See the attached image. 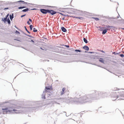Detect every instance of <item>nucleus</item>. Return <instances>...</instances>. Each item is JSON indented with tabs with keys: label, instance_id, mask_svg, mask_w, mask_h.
I'll return each mask as SVG.
<instances>
[{
	"label": "nucleus",
	"instance_id": "obj_17",
	"mask_svg": "<svg viewBox=\"0 0 124 124\" xmlns=\"http://www.w3.org/2000/svg\"><path fill=\"white\" fill-rule=\"evenodd\" d=\"M29 10H30V9H29V8H27L23 10L21 12H26L28 11Z\"/></svg>",
	"mask_w": 124,
	"mask_h": 124
},
{
	"label": "nucleus",
	"instance_id": "obj_60",
	"mask_svg": "<svg viewBox=\"0 0 124 124\" xmlns=\"http://www.w3.org/2000/svg\"><path fill=\"white\" fill-rule=\"evenodd\" d=\"M63 112V113H65V115H66V116H67L66 115V112Z\"/></svg>",
	"mask_w": 124,
	"mask_h": 124
},
{
	"label": "nucleus",
	"instance_id": "obj_32",
	"mask_svg": "<svg viewBox=\"0 0 124 124\" xmlns=\"http://www.w3.org/2000/svg\"><path fill=\"white\" fill-rule=\"evenodd\" d=\"M9 18L11 21L14 18V17L11 16V15H9Z\"/></svg>",
	"mask_w": 124,
	"mask_h": 124
},
{
	"label": "nucleus",
	"instance_id": "obj_55",
	"mask_svg": "<svg viewBox=\"0 0 124 124\" xmlns=\"http://www.w3.org/2000/svg\"><path fill=\"white\" fill-rule=\"evenodd\" d=\"M37 9L36 8H33L31 9L30 10H36Z\"/></svg>",
	"mask_w": 124,
	"mask_h": 124
},
{
	"label": "nucleus",
	"instance_id": "obj_13",
	"mask_svg": "<svg viewBox=\"0 0 124 124\" xmlns=\"http://www.w3.org/2000/svg\"><path fill=\"white\" fill-rule=\"evenodd\" d=\"M98 60L100 62L103 63L104 64V61L103 60V59L102 58H99Z\"/></svg>",
	"mask_w": 124,
	"mask_h": 124
},
{
	"label": "nucleus",
	"instance_id": "obj_45",
	"mask_svg": "<svg viewBox=\"0 0 124 124\" xmlns=\"http://www.w3.org/2000/svg\"><path fill=\"white\" fill-rule=\"evenodd\" d=\"M15 40H17V41H21L20 40H19L17 38H16V39H14Z\"/></svg>",
	"mask_w": 124,
	"mask_h": 124
},
{
	"label": "nucleus",
	"instance_id": "obj_46",
	"mask_svg": "<svg viewBox=\"0 0 124 124\" xmlns=\"http://www.w3.org/2000/svg\"><path fill=\"white\" fill-rule=\"evenodd\" d=\"M76 62H84V61H81V60H80L77 61H76Z\"/></svg>",
	"mask_w": 124,
	"mask_h": 124
},
{
	"label": "nucleus",
	"instance_id": "obj_42",
	"mask_svg": "<svg viewBox=\"0 0 124 124\" xmlns=\"http://www.w3.org/2000/svg\"><path fill=\"white\" fill-rule=\"evenodd\" d=\"M105 27H104V28H105V29L107 28V29H108V25H105Z\"/></svg>",
	"mask_w": 124,
	"mask_h": 124
},
{
	"label": "nucleus",
	"instance_id": "obj_22",
	"mask_svg": "<svg viewBox=\"0 0 124 124\" xmlns=\"http://www.w3.org/2000/svg\"><path fill=\"white\" fill-rule=\"evenodd\" d=\"M26 6H20L18 8L19 9H22L23 8H26Z\"/></svg>",
	"mask_w": 124,
	"mask_h": 124
},
{
	"label": "nucleus",
	"instance_id": "obj_57",
	"mask_svg": "<svg viewBox=\"0 0 124 124\" xmlns=\"http://www.w3.org/2000/svg\"><path fill=\"white\" fill-rule=\"evenodd\" d=\"M120 21H122L123 22H124V19H122L121 20H120Z\"/></svg>",
	"mask_w": 124,
	"mask_h": 124
},
{
	"label": "nucleus",
	"instance_id": "obj_5",
	"mask_svg": "<svg viewBox=\"0 0 124 124\" xmlns=\"http://www.w3.org/2000/svg\"><path fill=\"white\" fill-rule=\"evenodd\" d=\"M17 2H18L19 4H21V3L23 4H30L32 5H34V4H31V3H28L27 2H25L24 1L22 0H20L19 1H16V2H14V3H16Z\"/></svg>",
	"mask_w": 124,
	"mask_h": 124
},
{
	"label": "nucleus",
	"instance_id": "obj_61",
	"mask_svg": "<svg viewBox=\"0 0 124 124\" xmlns=\"http://www.w3.org/2000/svg\"><path fill=\"white\" fill-rule=\"evenodd\" d=\"M98 54H99V55H103V54H101V53L98 52Z\"/></svg>",
	"mask_w": 124,
	"mask_h": 124
},
{
	"label": "nucleus",
	"instance_id": "obj_30",
	"mask_svg": "<svg viewBox=\"0 0 124 124\" xmlns=\"http://www.w3.org/2000/svg\"><path fill=\"white\" fill-rule=\"evenodd\" d=\"M112 26H110L108 25V28L107 29V30L108 31L110 30V29H112V28L111 27Z\"/></svg>",
	"mask_w": 124,
	"mask_h": 124
},
{
	"label": "nucleus",
	"instance_id": "obj_4",
	"mask_svg": "<svg viewBox=\"0 0 124 124\" xmlns=\"http://www.w3.org/2000/svg\"><path fill=\"white\" fill-rule=\"evenodd\" d=\"M48 9L41 8L40 9V12L43 14H46L47 13H48Z\"/></svg>",
	"mask_w": 124,
	"mask_h": 124
},
{
	"label": "nucleus",
	"instance_id": "obj_63",
	"mask_svg": "<svg viewBox=\"0 0 124 124\" xmlns=\"http://www.w3.org/2000/svg\"><path fill=\"white\" fill-rule=\"evenodd\" d=\"M14 14L13 13H12L11 15V16L14 17Z\"/></svg>",
	"mask_w": 124,
	"mask_h": 124
},
{
	"label": "nucleus",
	"instance_id": "obj_39",
	"mask_svg": "<svg viewBox=\"0 0 124 124\" xmlns=\"http://www.w3.org/2000/svg\"><path fill=\"white\" fill-rule=\"evenodd\" d=\"M15 33L16 34H20V32L17 30H16L15 32Z\"/></svg>",
	"mask_w": 124,
	"mask_h": 124
},
{
	"label": "nucleus",
	"instance_id": "obj_8",
	"mask_svg": "<svg viewBox=\"0 0 124 124\" xmlns=\"http://www.w3.org/2000/svg\"><path fill=\"white\" fill-rule=\"evenodd\" d=\"M52 88L51 86H45V92H47V90H52Z\"/></svg>",
	"mask_w": 124,
	"mask_h": 124
},
{
	"label": "nucleus",
	"instance_id": "obj_11",
	"mask_svg": "<svg viewBox=\"0 0 124 124\" xmlns=\"http://www.w3.org/2000/svg\"><path fill=\"white\" fill-rule=\"evenodd\" d=\"M52 102L51 101V100L49 99L47 100L45 102V103H46V104H51V103Z\"/></svg>",
	"mask_w": 124,
	"mask_h": 124
},
{
	"label": "nucleus",
	"instance_id": "obj_33",
	"mask_svg": "<svg viewBox=\"0 0 124 124\" xmlns=\"http://www.w3.org/2000/svg\"><path fill=\"white\" fill-rule=\"evenodd\" d=\"M120 53V52H119V53H116L115 52H113L112 54H113L115 55H116V54H118L119 53Z\"/></svg>",
	"mask_w": 124,
	"mask_h": 124
},
{
	"label": "nucleus",
	"instance_id": "obj_54",
	"mask_svg": "<svg viewBox=\"0 0 124 124\" xmlns=\"http://www.w3.org/2000/svg\"><path fill=\"white\" fill-rule=\"evenodd\" d=\"M21 32H23V34H24V35H26L27 36V35L28 34H26L25 33H24V32L23 31H21Z\"/></svg>",
	"mask_w": 124,
	"mask_h": 124
},
{
	"label": "nucleus",
	"instance_id": "obj_52",
	"mask_svg": "<svg viewBox=\"0 0 124 124\" xmlns=\"http://www.w3.org/2000/svg\"><path fill=\"white\" fill-rule=\"evenodd\" d=\"M64 46L67 48H69L70 47L69 45H65Z\"/></svg>",
	"mask_w": 124,
	"mask_h": 124
},
{
	"label": "nucleus",
	"instance_id": "obj_18",
	"mask_svg": "<svg viewBox=\"0 0 124 124\" xmlns=\"http://www.w3.org/2000/svg\"><path fill=\"white\" fill-rule=\"evenodd\" d=\"M9 2H7V3H4L3 4L5 6H9L10 5Z\"/></svg>",
	"mask_w": 124,
	"mask_h": 124
},
{
	"label": "nucleus",
	"instance_id": "obj_48",
	"mask_svg": "<svg viewBox=\"0 0 124 124\" xmlns=\"http://www.w3.org/2000/svg\"><path fill=\"white\" fill-rule=\"evenodd\" d=\"M90 64H92V65H95V66H97V64H96L95 63H90Z\"/></svg>",
	"mask_w": 124,
	"mask_h": 124
},
{
	"label": "nucleus",
	"instance_id": "obj_20",
	"mask_svg": "<svg viewBox=\"0 0 124 124\" xmlns=\"http://www.w3.org/2000/svg\"><path fill=\"white\" fill-rule=\"evenodd\" d=\"M65 88L64 87L62 89V91L61 92V95H62L64 94V92L65 90Z\"/></svg>",
	"mask_w": 124,
	"mask_h": 124
},
{
	"label": "nucleus",
	"instance_id": "obj_59",
	"mask_svg": "<svg viewBox=\"0 0 124 124\" xmlns=\"http://www.w3.org/2000/svg\"><path fill=\"white\" fill-rule=\"evenodd\" d=\"M98 52H94V54H98Z\"/></svg>",
	"mask_w": 124,
	"mask_h": 124
},
{
	"label": "nucleus",
	"instance_id": "obj_16",
	"mask_svg": "<svg viewBox=\"0 0 124 124\" xmlns=\"http://www.w3.org/2000/svg\"><path fill=\"white\" fill-rule=\"evenodd\" d=\"M107 29H103L102 33V34L103 35L105 34L107 32Z\"/></svg>",
	"mask_w": 124,
	"mask_h": 124
},
{
	"label": "nucleus",
	"instance_id": "obj_41",
	"mask_svg": "<svg viewBox=\"0 0 124 124\" xmlns=\"http://www.w3.org/2000/svg\"><path fill=\"white\" fill-rule=\"evenodd\" d=\"M47 7H48L49 8H56V7L53 6H47Z\"/></svg>",
	"mask_w": 124,
	"mask_h": 124
},
{
	"label": "nucleus",
	"instance_id": "obj_44",
	"mask_svg": "<svg viewBox=\"0 0 124 124\" xmlns=\"http://www.w3.org/2000/svg\"><path fill=\"white\" fill-rule=\"evenodd\" d=\"M98 50L99 51H100V52H102L103 53H105V52L102 50Z\"/></svg>",
	"mask_w": 124,
	"mask_h": 124
},
{
	"label": "nucleus",
	"instance_id": "obj_6",
	"mask_svg": "<svg viewBox=\"0 0 124 124\" xmlns=\"http://www.w3.org/2000/svg\"><path fill=\"white\" fill-rule=\"evenodd\" d=\"M58 12L51 9H48V13L52 15H53L56 14V13H58Z\"/></svg>",
	"mask_w": 124,
	"mask_h": 124
},
{
	"label": "nucleus",
	"instance_id": "obj_29",
	"mask_svg": "<svg viewBox=\"0 0 124 124\" xmlns=\"http://www.w3.org/2000/svg\"><path fill=\"white\" fill-rule=\"evenodd\" d=\"M95 56V58H94V59H95V58H96V59H99V58H100V57H101V56L97 55Z\"/></svg>",
	"mask_w": 124,
	"mask_h": 124
},
{
	"label": "nucleus",
	"instance_id": "obj_27",
	"mask_svg": "<svg viewBox=\"0 0 124 124\" xmlns=\"http://www.w3.org/2000/svg\"><path fill=\"white\" fill-rule=\"evenodd\" d=\"M74 18H78L79 19L81 20H82V19H83L84 18L82 17H75L74 16Z\"/></svg>",
	"mask_w": 124,
	"mask_h": 124
},
{
	"label": "nucleus",
	"instance_id": "obj_31",
	"mask_svg": "<svg viewBox=\"0 0 124 124\" xmlns=\"http://www.w3.org/2000/svg\"><path fill=\"white\" fill-rule=\"evenodd\" d=\"M24 27L25 28V30L27 31V32L28 33H29V34H30L31 33L28 30H27V28H26V27L25 26H24Z\"/></svg>",
	"mask_w": 124,
	"mask_h": 124
},
{
	"label": "nucleus",
	"instance_id": "obj_56",
	"mask_svg": "<svg viewBox=\"0 0 124 124\" xmlns=\"http://www.w3.org/2000/svg\"><path fill=\"white\" fill-rule=\"evenodd\" d=\"M84 63H88V64H90V63H90V62H85V61H84Z\"/></svg>",
	"mask_w": 124,
	"mask_h": 124
},
{
	"label": "nucleus",
	"instance_id": "obj_15",
	"mask_svg": "<svg viewBox=\"0 0 124 124\" xmlns=\"http://www.w3.org/2000/svg\"><path fill=\"white\" fill-rule=\"evenodd\" d=\"M45 92L44 91L43 92V93L42 94V99H45L46 97L45 96Z\"/></svg>",
	"mask_w": 124,
	"mask_h": 124
},
{
	"label": "nucleus",
	"instance_id": "obj_9",
	"mask_svg": "<svg viewBox=\"0 0 124 124\" xmlns=\"http://www.w3.org/2000/svg\"><path fill=\"white\" fill-rule=\"evenodd\" d=\"M9 102L8 101H6V102H1L0 103V107H3L4 106H5V104L6 103H8Z\"/></svg>",
	"mask_w": 124,
	"mask_h": 124
},
{
	"label": "nucleus",
	"instance_id": "obj_7",
	"mask_svg": "<svg viewBox=\"0 0 124 124\" xmlns=\"http://www.w3.org/2000/svg\"><path fill=\"white\" fill-rule=\"evenodd\" d=\"M9 16V13L8 14L5 16V17L4 18H2L1 21L4 22L5 23H6V20H8L9 18L8 16Z\"/></svg>",
	"mask_w": 124,
	"mask_h": 124
},
{
	"label": "nucleus",
	"instance_id": "obj_28",
	"mask_svg": "<svg viewBox=\"0 0 124 124\" xmlns=\"http://www.w3.org/2000/svg\"><path fill=\"white\" fill-rule=\"evenodd\" d=\"M92 18L94 19L96 21H98L99 20V19L98 18L96 17H92Z\"/></svg>",
	"mask_w": 124,
	"mask_h": 124
},
{
	"label": "nucleus",
	"instance_id": "obj_14",
	"mask_svg": "<svg viewBox=\"0 0 124 124\" xmlns=\"http://www.w3.org/2000/svg\"><path fill=\"white\" fill-rule=\"evenodd\" d=\"M61 29L62 31L63 32H65L67 31L66 29L64 27L62 26L61 27Z\"/></svg>",
	"mask_w": 124,
	"mask_h": 124
},
{
	"label": "nucleus",
	"instance_id": "obj_38",
	"mask_svg": "<svg viewBox=\"0 0 124 124\" xmlns=\"http://www.w3.org/2000/svg\"><path fill=\"white\" fill-rule=\"evenodd\" d=\"M119 55L122 57L123 58L124 57V55L123 54H120Z\"/></svg>",
	"mask_w": 124,
	"mask_h": 124
},
{
	"label": "nucleus",
	"instance_id": "obj_1",
	"mask_svg": "<svg viewBox=\"0 0 124 124\" xmlns=\"http://www.w3.org/2000/svg\"><path fill=\"white\" fill-rule=\"evenodd\" d=\"M78 95L80 96L79 98H70V99L69 98H62L63 101L67 103H70L75 104L78 103L81 104L90 103L95 100L106 97L108 95L107 93L105 92L93 90L91 91L88 94L82 95L79 94L78 92H76L75 95L78 96Z\"/></svg>",
	"mask_w": 124,
	"mask_h": 124
},
{
	"label": "nucleus",
	"instance_id": "obj_23",
	"mask_svg": "<svg viewBox=\"0 0 124 124\" xmlns=\"http://www.w3.org/2000/svg\"><path fill=\"white\" fill-rule=\"evenodd\" d=\"M85 43H88V41L87 39H86L85 38H84L83 39Z\"/></svg>",
	"mask_w": 124,
	"mask_h": 124
},
{
	"label": "nucleus",
	"instance_id": "obj_21",
	"mask_svg": "<svg viewBox=\"0 0 124 124\" xmlns=\"http://www.w3.org/2000/svg\"><path fill=\"white\" fill-rule=\"evenodd\" d=\"M56 47H58L59 48H60V49H59V50H60V51L63 50V49H65L63 47H61L60 46H56Z\"/></svg>",
	"mask_w": 124,
	"mask_h": 124
},
{
	"label": "nucleus",
	"instance_id": "obj_43",
	"mask_svg": "<svg viewBox=\"0 0 124 124\" xmlns=\"http://www.w3.org/2000/svg\"><path fill=\"white\" fill-rule=\"evenodd\" d=\"M14 27L16 28L18 30L20 31H21V30L20 29L18 28L16 25H15Z\"/></svg>",
	"mask_w": 124,
	"mask_h": 124
},
{
	"label": "nucleus",
	"instance_id": "obj_2",
	"mask_svg": "<svg viewBox=\"0 0 124 124\" xmlns=\"http://www.w3.org/2000/svg\"><path fill=\"white\" fill-rule=\"evenodd\" d=\"M110 95L112 100L115 101L119 97L124 98V92L122 91L116 92L113 91L111 92Z\"/></svg>",
	"mask_w": 124,
	"mask_h": 124
},
{
	"label": "nucleus",
	"instance_id": "obj_49",
	"mask_svg": "<svg viewBox=\"0 0 124 124\" xmlns=\"http://www.w3.org/2000/svg\"><path fill=\"white\" fill-rule=\"evenodd\" d=\"M88 53L90 54L93 53L94 54V52L89 51L88 52Z\"/></svg>",
	"mask_w": 124,
	"mask_h": 124
},
{
	"label": "nucleus",
	"instance_id": "obj_62",
	"mask_svg": "<svg viewBox=\"0 0 124 124\" xmlns=\"http://www.w3.org/2000/svg\"><path fill=\"white\" fill-rule=\"evenodd\" d=\"M29 21H30V22H32V21L30 18H29Z\"/></svg>",
	"mask_w": 124,
	"mask_h": 124
},
{
	"label": "nucleus",
	"instance_id": "obj_24",
	"mask_svg": "<svg viewBox=\"0 0 124 124\" xmlns=\"http://www.w3.org/2000/svg\"><path fill=\"white\" fill-rule=\"evenodd\" d=\"M6 22H7L8 23V24L10 25L11 24V22L9 18H8V19L6 20Z\"/></svg>",
	"mask_w": 124,
	"mask_h": 124
},
{
	"label": "nucleus",
	"instance_id": "obj_53",
	"mask_svg": "<svg viewBox=\"0 0 124 124\" xmlns=\"http://www.w3.org/2000/svg\"><path fill=\"white\" fill-rule=\"evenodd\" d=\"M27 23L29 25H30L31 24V23L29 22V21H28L27 22Z\"/></svg>",
	"mask_w": 124,
	"mask_h": 124
},
{
	"label": "nucleus",
	"instance_id": "obj_35",
	"mask_svg": "<svg viewBox=\"0 0 124 124\" xmlns=\"http://www.w3.org/2000/svg\"><path fill=\"white\" fill-rule=\"evenodd\" d=\"M28 38L29 39H30L31 40L30 41V42H32L33 43L34 42V41L32 39H31V38Z\"/></svg>",
	"mask_w": 124,
	"mask_h": 124
},
{
	"label": "nucleus",
	"instance_id": "obj_26",
	"mask_svg": "<svg viewBox=\"0 0 124 124\" xmlns=\"http://www.w3.org/2000/svg\"><path fill=\"white\" fill-rule=\"evenodd\" d=\"M58 13L60 14L61 15H62L63 16H69V15H64L61 13L59 12V13Z\"/></svg>",
	"mask_w": 124,
	"mask_h": 124
},
{
	"label": "nucleus",
	"instance_id": "obj_58",
	"mask_svg": "<svg viewBox=\"0 0 124 124\" xmlns=\"http://www.w3.org/2000/svg\"><path fill=\"white\" fill-rule=\"evenodd\" d=\"M9 9V8H4V10H7V9Z\"/></svg>",
	"mask_w": 124,
	"mask_h": 124
},
{
	"label": "nucleus",
	"instance_id": "obj_12",
	"mask_svg": "<svg viewBox=\"0 0 124 124\" xmlns=\"http://www.w3.org/2000/svg\"><path fill=\"white\" fill-rule=\"evenodd\" d=\"M82 48L86 51H88L89 50V48L86 46H84Z\"/></svg>",
	"mask_w": 124,
	"mask_h": 124
},
{
	"label": "nucleus",
	"instance_id": "obj_47",
	"mask_svg": "<svg viewBox=\"0 0 124 124\" xmlns=\"http://www.w3.org/2000/svg\"><path fill=\"white\" fill-rule=\"evenodd\" d=\"M26 15V14H25L23 15H22L21 16V18H22L23 17L25 16Z\"/></svg>",
	"mask_w": 124,
	"mask_h": 124
},
{
	"label": "nucleus",
	"instance_id": "obj_64",
	"mask_svg": "<svg viewBox=\"0 0 124 124\" xmlns=\"http://www.w3.org/2000/svg\"><path fill=\"white\" fill-rule=\"evenodd\" d=\"M96 66H97L98 67H101V68H103L101 66H100L99 65H97Z\"/></svg>",
	"mask_w": 124,
	"mask_h": 124
},
{
	"label": "nucleus",
	"instance_id": "obj_25",
	"mask_svg": "<svg viewBox=\"0 0 124 124\" xmlns=\"http://www.w3.org/2000/svg\"><path fill=\"white\" fill-rule=\"evenodd\" d=\"M98 27L100 28V29H99V30L101 31H102L104 29V27L99 26Z\"/></svg>",
	"mask_w": 124,
	"mask_h": 124
},
{
	"label": "nucleus",
	"instance_id": "obj_51",
	"mask_svg": "<svg viewBox=\"0 0 124 124\" xmlns=\"http://www.w3.org/2000/svg\"><path fill=\"white\" fill-rule=\"evenodd\" d=\"M111 27L112 28V29L113 30H114V29H115L116 28L115 27L113 26H112Z\"/></svg>",
	"mask_w": 124,
	"mask_h": 124
},
{
	"label": "nucleus",
	"instance_id": "obj_37",
	"mask_svg": "<svg viewBox=\"0 0 124 124\" xmlns=\"http://www.w3.org/2000/svg\"><path fill=\"white\" fill-rule=\"evenodd\" d=\"M68 49V50H70V51H74V49L72 48H69Z\"/></svg>",
	"mask_w": 124,
	"mask_h": 124
},
{
	"label": "nucleus",
	"instance_id": "obj_34",
	"mask_svg": "<svg viewBox=\"0 0 124 124\" xmlns=\"http://www.w3.org/2000/svg\"><path fill=\"white\" fill-rule=\"evenodd\" d=\"M37 29H36L34 28H33V31L34 32H36L37 31Z\"/></svg>",
	"mask_w": 124,
	"mask_h": 124
},
{
	"label": "nucleus",
	"instance_id": "obj_10",
	"mask_svg": "<svg viewBox=\"0 0 124 124\" xmlns=\"http://www.w3.org/2000/svg\"><path fill=\"white\" fill-rule=\"evenodd\" d=\"M46 93H47V94L48 95V97L51 98L52 96L53 95V94L52 93L50 92H45Z\"/></svg>",
	"mask_w": 124,
	"mask_h": 124
},
{
	"label": "nucleus",
	"instance_id": "obj_3",
	"mask_svg": "<svg viewBox=\"0 0 124 124\" xmlns=\"http://www.w3.org/2000/svg\"><path fill=\"white\" fill-rule=\"evenodd\" d=\"M2 110H3V114H7L9 113L13 112V111H17V110L13 109V110H9L8 108V107L6 108H2Z\"/></svg>",
	"mask_w": 124,
	"mask_h": 124
},
{
	"label": "nucleus",
	"instance_id": "obj_19",
	"mask_svg": "<svg viewBox=\"0 0 124 124\" xmlns=\"http://www.w3.org/2000/svg\"><path fill=\"white\" fill-rule=\"evenodd\" d=\"M74 51L77 53H78V52H82L81 50L77 49L75 50Z\"/></svg>",
	"mask_w": 124,
	"mask_h": 124
},
{
	"label": "nucleus",
	"instance_id": "obj_50",
	"mask_svg": "<svg viewBox=\"0 0 124 124\" xmlns=\"http://www.w3.org/2000/svg\"><path fill=\"white\" fill-rule=\"evenodd\" d=\"M101 17L102 18H107V17L106 16H101Z\"/></svg>",
	"mask_w": 124,
	"mask_h": 124
},
{
	"label": "nucleus",
	"instance_id": "obj_36",
	"mask_svg": "<svg viewBox=\"0 0 124 124\" xmlns=\"http://www.w3.org/2000/svg\"><path fill=\"white\" fill-rule=\"evenodd\" d=\"M30 29L31 30H32V29L33 27L32 25H30L29 26Z\"/></svg>",
	"mask_w": 124,
	"mask_h": 124
},
{
	"label": "nucleus",
	"instance_id": "obj_40",
	"mask_svg": "<svg viewBox=\"0 0 124 124\" xmlns=\"http://www.w3.org/2000/svg\"><path fill=\"white\" fill-rule=\"evenodd\" d=\"M39 107V106H38L36 107H34L33 108V110H36V109H37V108H38Z\"/></svg>",
	"mask_w": 124,
	"mask_h": 124
}]
</instances>
